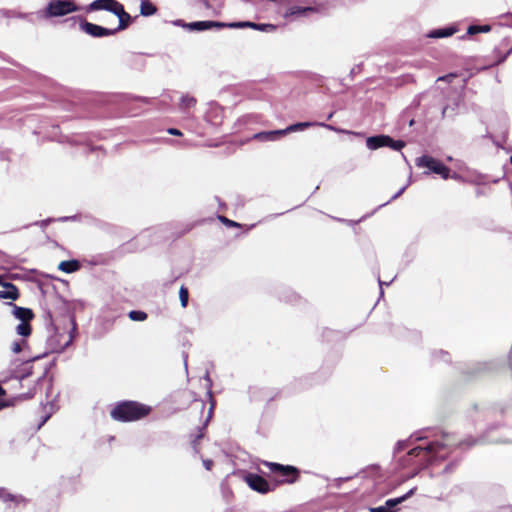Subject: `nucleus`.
I'll use <instances>...</instances> for the list:
<instances>
[{
    "label": "nucleus",
    "instance_id": "1",
    "mask_svg": "<svg viewBox=\"0 0 512 512\" xmlns=\"http://www.w3.org/2000/svg\"><path fill=\"white\" fill-rule=\"evenodd\" d=\"M499 424L490 425L485 433L477 438L468 437L460 442L452 440V435L438 431L435 428H423L411 434L405 440H399L394 447V455L408 449L405 456L398 459L399 465L403 468L413 467L411 477L417 475L421 470L428 467L437 460L446 458L443 450L452 448L472 447L477 444L504 443L506 440L490 436L492 430L498 428Z\"/></svg>",
    "mask_w": 512,
    "mask_h": 512
},
{
    "label": "nucleus",
    "instance_id": "2",
    "mask_svg": "<svg viewBox=\"0 0 512 512\" xmlns=\"http://www.w3.org/2000/svg\"><path fill=\"white\" fill-rule=\"evenodd\" d=\"M151 412V407L137 401L124 400L116 403L111 410L112 419L119 422H132L140 420Z\"/></svg>",
    "mask_w": 512,
    "mask_h": 512
},
{
    "label": "nucleus",
    "instance_id": "3",
    "mask_svg": "<svg viewBox=\"0 0 512 512\" xmlns=\"http://www.w3.org/2000/svg\"><path fill=\"white\" fill-rule=\"evenodd\" d=\"M79 10L80 8L74 0H50L46 8L43 11H39L37 14L41 18L50 19L63 17Z\"/></svg>",
    "mask_w": 512,
    "mask_h": 512
},
{
    "label": "nucleus",
    "instance_id": "4",
    "mask_svg": "<svg viewBox=\"0 0 512 512\" xmlns=\"http://www.w3.org/2000/svg\"><path fill=\"white\" fill-rule=\"evenodd\" d=\"M47 330L50 335L46 340L47 351L41 355L42 358L45 357L48 353H62L67 347H69L74 339L73 333L76 330V324L73 322L72 331L69 333V338L64 344L61 343L63 334L59 332L57 327L48 328Z\"/></svg>",
    "mask_w": 512,
    "mask_h": 512
},
{
    "label": "nucleus",
    "instance_id": "5",
    "mask_svg": "<svg viewBox=\"0 0 512 512\" xmlns=\"http://www.w3.org/2000/svg\"><path fill=\"white\" fill-rule=\"evenodd\" d=\"M366 146L372 151L383 147H388L394 151H401L406 146V142L401 139L395 140L386 134H377L367 137Z\"/></svg>",
    "mask_w": 512,
    "mask_h": 512
},
{
    "label": "nucleus",
    "instance_id": "6",
    "mask_svg": "<svg viewBox=\"0 0 512 512\" xmlns=\"http://www.w3.org/2000/svg\"><path fill=\"white\" fill-rule=\"evenodd\" d=\"M326 7L323 3L314 1V5H291L283 13V17L287 20L296 18H307L314 13H323Z\"/></svg>",
    "mask_w": 512,
    "mask_h": 512
},
{
    "label": "nucleus",
    "instance_id": "7",
    "mask_svg": "<svg viewBox=\"0 0 512 512\" xmlns=\"http://www.w3.org/2000/svg\"><path fill=\"white\" fill-rule=\"evenodd\" d=\"M270 472L281 477L283 483H295L299 478V469L292 465H283L276 462H265Z\"/></svg>",
    "mask_w": 512,
    "mask_h": 512
},
{
    "label": "nucleus",
    "instance_id": "8",
    "mask_svg": "<svg viewBox=\"0 0 512 512\" xmlns=\"http://www.w3.org/2000/svg\"><path fill=\"white\" fill-rule=\"evenodd\" d=\"M73 19L78 21L80 29L91 37L102 38L114 35V31H112V29L88 22L82 16H75Z\"/></svg>",
    "mask_w": 512,
    "mask_h": 512
},
{
    "label": "nucleus",
    "instance_id": "9",
    "mask_svg": "<svg viewBox=\"0 0 512 512\" xmlns=\"http://www.w3.org/2000/svg\"><path fill=\"white\" fill-rule=\"evenodd\" d=\"M244 480L252 490L261 494H267L275 488V485H271L264 477L257 473L247 472Z\"/></svg>",
    "mask_w": 512,
    "mask_h": 512
},
{
    "label": "nucleus",
    "instance_id": "10",
    "mask_svg": "<svg viewBox=\"0 0 512 512\" xmlns=\"http://www.w3.org/2000/svg\"><path fill=\"white\" fill-rule=\"evenodd\" d=\"M312 126H321V127H324L328 130L335 131V132L351 133L350 131H345L343 129L336 128L333 125L326 124L323 122H297V123L289 125L288 127H286L285 129H282V130L284 131L283 132L284 135H286L291 132L303 131L304 129H306L308 127H312ZM352 133L355 135H361V133H355V132H352Z\"/></svg>",
    "mask_w": 512,
    "mask_h": 512
},
{
    "label": "nucleus",
    "instance_id": "11",
    "mask_svg": "<svg viewBox=\"0 0 512 512\" xmlns=\"http://www.w3.org/2000/svg\"><path fill=\"white\" fill-rule=\"evenodd\" d=\"M212 28H217V29L225 28V22L204 20V21L189 22L187 25V30L191 31V32H202V31L210 30Z\"/></svg>",
    "mask_w": 512,
    "mask_h": 512
},
{
    "label": "nucleus",
    "instance_id": "12",
    "mask_svg": "<svg viewBox=\"0 0 512 512\" xmlns=\"http://www.w3.org/2000/svg\"><path fill=\"white\" fill-rule=\"evenodd\" d=\"M120 5L121 3L117 0H94L87 6L86 10L88 12L105 10L115 14Z\"/></svg>",
    "mask_w": 512,
    "mask_h": 512
},
{
    "label": "nucleus",
    "instance_id": "13",
    "mask_svg": "<svg viewBox=\"0 0 512 512\" xmlns=\"http://www.w3.org/2000/svg\"><path fill=\"white\" fill-rule=\"evenodd\" d=\"M42 356L37 355L34 356L28 360H26L23 364V367L17 371H14L11 375V378L18 379L20 382L27 379L33 374V366L31 365L32 362L41 359Z\"/></svg>",
    "mask_w": 512,
    "mask_h": 512
},
{
    "label": "nucleus",
    "instance_id": "14",
    "mask_svg": "<svg viewBox=\"0 0 512 512\" xmlns=\"http://www.w3.org/2000/svg\"><path fill=\"white\" fill-rule=\"evenodd\" d=\"M458 31V28L456 25H449L444 27H439L430 30L426 37L432 38V39H440V38H447L452 35H454Z\"/></svg>",
    "mask_w": 512,
    "mask_h": 512
},
{
    "label": "nucleus",
    "instance_id": "15",
    "mask_svg": "<svg viewBox=\"0 0 512 512\" xmlns=\"http://www.w3.org/2000/svg\"><path fill=\"white\" fill-rule=\"evenodd\" d=\"M417 490L416 487L411 488L407 493L403 494L402 496L396 497V498H390L387 499L384 503L385 508L387 511L390 512H397V506L408 500L411 496L415 494V491Z\"/></svg>",
    "mask_w": 512,
    "mask_h": 512
},
{
    "label": "nucleus",
    "instance_id": "16",
    "mask_svg": "<svg viewBox=\"0 0 512 512\" xmlns=\"http://www.w3.org/2000/svg\"><path fill=\"white\" fill-rule=\"evenodd\" d=\"M119 19V24L116 28L112 29L114 31V35L126 29L133 21V18L129 13H127L124 9V6L121 4L119 8L117 9L116 13L114 14Z\"/></svg>",
    "mask_w": 512,
    "mask_h": 512
},
{
    "label": "nucleus",
    "instance_id": "17",
    "mask_svg": "<svg viewBox=\"0 0 512 512\" xmlns=\"http://www.w3.org/2000/svg\"><path fill=\"white\" fill-rule=\"evenodd\" d=\"M431 173L440 175L443 179L447 180L451 177V170L449 167H447L445 164H443L440 160L436 159L431 162ZM452 178L457 179L459 178V175L457 173H454L452 175Z\"/></svg>",
    "mask_w": 512,
    "mask_h": 512
},
{
    "label": "nucleus",
    "instance_id": "18",
    "mask_svg": "<svg viewBox=\"0 0 512 512\" xmlns=\"http://www.w3.org/2000/svg\"><path fill=\"white\" fill-rule=\"evenodd\" d=\"M0 500L4 503L13 502L15 505H26L28 500L22 495L10 493L7 489L0 487Z\"/></svg>",
    "mask_w": 512,
    "mask_h": 512
},
{
    "label": "nucleus",
    "instance_id": "19",
    "mask_svg": "<svg viewBox=\"0 0 512 512\" xmlns=\"http://www.w3.org/2000/svg\"><path fill=\"white\" fill-rule=\"evenodd\" d=\"M8 305L13 307V315L15 318L19 319L21 322H30L33 317V311L29 308L19 307L12 302H9Z\"/></svg>",
    "mask_w": 512,
    "mask_h": 512
},
{
    "label": "nucleus",
    "instance_id": "20",
    "mask_svg": "<svg viewBox=\"0 0 512 512\" xmlns=\"http://www.w3.org/2000/svg\"><path fill=\"white\" fill-rule=\"evenodd\" d=\"M18 288L11 282L3 284V290H0V299L17 300L19 298Z\"/></svg>",
    "mask_w": 512,
    "mask_h": 512
},
{
    "label": "nucleus",
    "instance_id": "21",
    "mask_svg": "<svg viewBox=\"0 0 512 512\" xmlns=\"http://www.w3.org/2000/svg\"><path fill=\"white\" fill-rule=\"evenodd\" d=\"M284 131L282 129L279 130H271V131H263L256 133L254 135V139H257L262 142H268V141H276L281 136H284Z\"/></svg>",
    "mask_w": 512,
    "mask_h": 512
},
{
    "label": "nucleus",
    "instance_id": "22",
    "mask_svg": "<svg viewBox=\"0 0 512 512\" xmlns=\"http://www.w3.org/2000/svg\"><path fill=\"white\" fill-rule=\"evenodd\" d=\"M81 263L77 259L64 260L58 265V269L65 273H74L80 270Z\"/></svg>",
    "mask_w": 512,
    "mask_h": 512
},
{
    "label": "nucleus",
    "instance_id": "23",
    "mask_svg": "<svg viewBox=\"0 0 512 512\" xmlns=\"http://www.w3.org/2000/svg\"><path fill=\"white\" fill-rule=\"evenodd\" d=\"M48 370L49 368L46 367L44 369V372L43 374L37 379L35 385L33 386L32 389H30L28 392L26 393H23L21 395V398L24 399V400H29V399H32L35 394H36V391H37V388L41 385L42 382L46 381V377H47V374H48Z\"/></svg>",
    "mask_w": 512,
    "mask_h": 512
},
{
    "label": "nucleus",
    "instance_id": "24",
    "mask_svg": "<svg viewBox=\"0 0 512 512\" xmlns=\"http://www.w3.org/2000/svg\"><path fill=\"white\" fill-rule=\"evenodd\" d=\"M434 160L435 158L432 156L422 155L416 158L415 164L419 168H426L427 171H425L424 174L428 175L431 173V167L433 166L431 162Z\"/></svg>",
    "mask_w": 512,
    "mask_h": 512
},
{
    "label": "nucleus",
    "instance_id": "25",
    "mask_svg": "<svg viewBox=\"0 0 512 512\" xmlns=\"http://www.w3.org/2000/svg\"><path fill=\"white\" fill-rule=\"evenodd\" d=\"M197 103V100L195 97L189 95V94H183L180 98L179 103V109L182 112H186L188 109L194 107Z\"/></svg>",
    "mask_w": 512,
    "mask_h": 512
},
{
    "label": "nucleus",
    "instance_id": "26",
    "mask_svg": "<svg viewBox=\"0 0 512 512\" xmlns=\"http://www.w3.org/2000/svg\"><path fill=\"white\" fill-rule=\"evenodd\" d=\"M157 12L156 6L149 0H141L140 14L144 17L152 16Z\"/></svg>",
    "mask_w": 512,
    "mask_h": 512
},
{
    "label": "nucleus",
    "instance_id": "27",
    "mask_svg": "<svg viewBox=\"0 0 512 512\" xmlns=\"http://www.w3.org/2000/svg\"><path fill=\"white\" fill-rule=\"evenodd\" d=\"M31 330L29 322H21L16 327L17 333L23 337H28L31 334Z\"/></svg>",
    "mask_w": 512,
    "mask_h": 512
},
{
    "label": "nucleus",
    "instance_id": "28",
    "mask_svg": "<svg viewBox=\"0 0 512 512\" xmlns=\"http://www.w3.org/2000/svg\"><path fill=\"white\" fill-rule=\"evenodd\" d=\"M128 317L132 320V321H137V322H141V321H144L147 319L148 315L146 312L144 311H141V310H132L128 313Z\"/></svg>",
    "mask_w": 512,
    "mask_h": 512
},
{
    "label": "nucleus",
    "instance_id": "29",
    "mask_svg": "<svg viewBox=\"0 0 512 512\" xmlns=\"http://www.w3.org/2000/svg\"><path fill=\"white\" fill-rule=\"evenodd\" d=\"M246 27L253 29V27H256V26H255L254 22H250V21L225 23V28H246Z\"/></svg>",
    "mask_w": 512,
    "mask_h": 512
},
{
    "label": "nucleus",
    "instance_id": "30",
    "mask_svg": "<svg viewBox=\"0 0 512 512\" xmlns=\"http://www.w3.org/2000/svg\"><path fill=\"white\" fill-rule=\"evenodd\" d=\"M130 58L132 68L143 69L145 67V60L140 55H132Z\"/></svg>",
    "mask_w": 512,
    "mask_h": 512
},
{
    "label": "nucleus",
    "instance_id": "31",
    "mask_svg": "<svg viewBox=\"0 0 512 512\" xmlns=\"http://www.w3.org/2000/svg\"><path fill=\"white\" fill-rule=\"evenodd\" d=\"M179 299H180L181 306L183 308H186L188 305V301H189V291L183 285L180 287V290H179Z\"/></svg>",
    "mask_w": 512,
    "mask_h": 512
},
{
    "label": "nucleus",
    "instance_id": "32",
    "mask_svg": "<svg viewBox=\"0 0 512 512\" xmlns=\"http://www.w3.org/2000/svg\"><path fill=\"white\" fill-rule=\"evenodd\" d=\"M255 26L256 27H253V29L263 32H272L276 29L273 24L255 23Z\"/></svg>",
    "mask_w": 512,
    "mask_h": 512
},
{
    "label": "nucleus",
    "instance_id": "33",
    "mask_svg": "<svg viewBox=\"0 0 512 512\" xmlns=\"http://www.w3.org/2000/svg\"><path fill=\"white\" fill-rule=\"evenodd\" d=\"M409 184H410V180L408 181V183H407L406 185H404L402 188H400V189H399V190H398V191H397V192H396V193H395V194L390 198V200H388L387 202H385V203H383V204L379 205V208H380V207H383V206H385V205L389 204L390 202H392V201L396 200L397 198H399V197H400V196L405 192V190L407 189V187L409 186Z\"/></svg>",
    "mask_w": 512,
    "mask_h": 512
},
{
    "label": "nucleus",
    "instance_id": "34",
    "mask_svg": "<svg viewBox=\"0 0 512 512\" xmlns=\"http://www.w3.org/2000/svg\"><path fill=\"white\" fill-rule=\"evenodd\" d=\"M281 299L286 302L294 303L298 299V295L292 290H287L285 291V295H283Z\"/></svg>",
    "mask_w": 512,
    "mask_h": 512
},
{
    "label": "nucleus",
    "instance_id": "35",
    "mask_svg": "<svg viewBox=\"0 0 512 512\" xmlns=\"http://www.w3.org/2000/svg\"><path fill=\"white\" fill-rule=\"evenodd\" d=\"M493 414L497 415H512V407H499L493 410Z\"/></svg>",
    "mask_w": 512,
    "mask_h": 512
},
{
    "label": "nucleus",
    "instance_id": "36",
    "mask_svg": "<svg viewBox=\"0 0 512 512\" xmlns=\"http://www.w3.org/2000/svg\"><path fill=\"white\" fill-rule=\"evenodd\" d=\"M218 219L220 222L225 224L227 227H241V225L238 222H235L233 220L228 219L227 217L223 215H219Z\"/></svg>",
    "mask_w": 512,
    "mask_h": 512
},
{
    "label": "nucleus",
    "instance_id": "37",
    "mask_svg": "<svg viewBox=\"0 0 512 512\" xmlns=\"http://www.w3.org/2000/svg\"><path fill=\"white\" fill-rule=\"evenodd\" d=\"M44 317H45V322H46L47 329L48 328H52V327H56L54 325V322H53L52 313L49 310L45 311Z\"/></svg>",
    "mask_w": 512,
    "mask_h": 512
},
{
    "label": "nucleus",
    "instance_id": "38",
    "mask_svg": "<svg viewBox=\"0 0 512 512\" xmlns=\"http://www.w3.org/2000/svg\"><path fill=\"white\" fill-rule=\"evenodd\" d=\"M480 33V25L472 24L467 28V34L468 35H476Z\"/></svg>",
    "mask_w": 512,
    "mask_h": 512
},
{
    "label": "nucleus",
    "instance_id": "39",
    "mask_svg": "<svg viewBox=\"0 0 512 512\" xmlns=\"http://www.w3.org/2000/svg\"><path fill=\"white\" fill-rule=\"evenodd\" d=\"M206 427V423L199 428V433L197 434V436L195 437V439L192 441V445L194 447V449H196V443L199 439L203 438L204 434L202 432V430Z\"/></svg>",
    "mask_w": 512,
    "mask_h": 512
},
{
    "label": "nucleus",
    "instance_id": "40",
    "mask_svg": "<svg viewBox=\"0 0 512 512\" xmlns=\"http://www.w3.org/2000/svg\"><path fill=\"white\" fill-rule=\"evenodd\" d=\"M434 356H439L443 359V361L445 362H449L450 361V356H449V353L446 352V351H443V350H440L439 352H437L436 354H434Z\"/></svg>",
    "mask_w": 512,
    "mask_h": 512
},
{
    "label": "nucleus",
    "instance_id": "41",
    "mask_svg": "<svg viewBox=\"0 0 512 512\" xmlns=\"http://www.w3.org/2000/svg\"><path fill=\"white\" fill-rule=\"evenodd\" d=\"M172 24H173L174 26L182 27V28H184V29H186V30H187V25H188V23H187V22H185V21H184V20H182V19H176V20H174V21L172 22Z\"/></svg>",
    "mask_w": 512,
    "mask_h": 512
},
{
    "label": "nucleus",
    "instance_id": "42",
    "mask_svg": "<svg viewBox=\"0 0 512 512\" xmlns=\"http://www.w3.org/2000/svg\"><path fill=\"white\" fill-rule=\"evenodd\" d=\"M53 221L52 218H47V219H44L42 221H37L34 223V225H39L41 228H45L48 226L49 223H51Z\"/></svg>",
    "mask_w": 512,
    "mask_h": 512
},
{
    "label": "nucleus",
    "instance_id": "43",
    "mask_svg": "<svg viewBox=\"0 0 512 512\" xmlns=\"http://www.w3.org/2000/svg\"><path fill=\"white\" fill-rule=\"evenodd\" d=\"M369 512H390V511H387V509L385 508V505H382V506H378V507H370Z\"/></svg>",
    "mask_w": 512,
    "mask_h": 512
},
{
    "label": "nucleus",
    "instance_id": "44",
    "mask_svg": "<svg viewBox=\"0 0 512 512\" xmlns=\"http://www.w3.org/2000/svg\"><path fill=\"white\" fill-rule=\"evenodd\" d=\"M167 132L173 136H182V132L177 128H168Z\"/></svg>",
    "mask_w": 512,
    "mask_h": 512
},
{
    "label": "nucleus",
    "instance_id": "45",
    "mask_svg": "<svg viewBox=\"0 0 512 512\" xmlns=\"http://www.w3.org/2000/svg\"><path fill=\"white\" fill-rule=\"evenodd\" d=\"M77 219V215L73 216H63L58 219L60 222H67V221H75Z\"/></svg>",
    "mask_w": 512,
    "mask_h": 512
},
{
    "label": "nucleus",
    "instance_id": "46",
    "mask_svg": "<svg viewBox=\"0 0 512 512\" xmlns=\"http://www.w3.org/2000/svg\"><path fill=\"white\" fill-rule=\"evenodd\" d=\"M213 464L214 463H213V461L211 459H204L203 460V466L205 467L206 470H211Z\"/></svg>",
    "mask_w": 512,
    "mask_h": 512
},
{
    "label": "nucleus",
    "instance_id": "47",
    "mask_svg": "<svg viewBox=\"0 0 512 512\" xmlns=\"http://www.w3.org/2000/svg\"><path fill=\"white\" fill-rule=\"evenodd\" d=\"M12 351L14 353H19L21 351V343L20 342H14L11 347Z\"/></svg>",
    "mask_w": 512,
    "mask_h": 512
},
{
    "label": "nucleus",
    "instance_id": "48",
    "mask_svg": "<svg viewBox=\"0 0 512 512\" xmlns=\"http://www.w3.org/2000/svg\"><path fill=\"white\" fill-rule=\"evenodd\" d=\"M511 52H512V47H511V48H510V49H509V50H508V51H507V52H506V53H505L501 58H499V59L496 61V63H495V64H497V65H498V64L503 63V62L506 60V58L508 57V55H509Z\"/></svg>",
    "mask_w": 512,
    "mask_h": 512
},
{
    "label": "nucleus",
    "instance_id": "49",
    "mask_svg": "<svg viewBox=\"0 0 512 512\" xmlns=\"http://www.w3.org/2000/svg\"><path fill=\"white\" fill-rule=\"evenodd\" d=\"M361 66H362V64L356 65V66H354V67L350 70V76H351L352 78L354 77V75H355L356 73H358V72L360 71Z\"/></svg>",
    "mask_w": 512,
    "mask_h": 512
},
{
    "label": "nucleus",
    "instance_id": "50",
    "mask_svg": "<svg viewBox=\"0 0 512 512\" xmlns=\"http://www.w3.org/2000/svg\"><path fill=\"white\" fill-rule=\"evenodd\" d=\"M203 378H204V380H205V381H206V383H207V388H208V389H211V387H212V380H211V378H210L209 373H208V372H206V374L204 375V377H203Z\"/></svg>",
    "mask_w": 512,
    "mask_h": 512
},
{
    "label": "nucleus",
    "instance_id": "51",
    "mask_svg": "<svg viewBox=\"0 0 512 512\" xmlns=\"http://www.w3.org/2000/svg\"><path fill=\"white\" fill-rule=\"evenodd\" d=\"M495 512H512V507L509 505L501 506Z\"/></svg>",
    "mask_w": 512,
    "mask_h": 512
},
{
    "label": "nucleus",
    "instance_id": "52",
    "mask_svg": "<svg viewBox=\"0 0 512 512\" xmlns=\"http://www.w3.org/2000/svg\"><path fill=\"white\" fill-rule=\"evenodd\" d=\"M391 281L390 282H384L382 281L379 277H378V284H379V287H380V295L382 296L383 295V285H390Z\"/></svg>",
    "mask_w": 512,
    "mask_h": 512
},
{
    "label": "nucleus",
    "instance_id": "53",
    "mask_svg": "<svg viewBox=\"0 0 512 512\" xmlns=\"http://www.w3.org/2000/svg\"><path fill=\"white\" fill-rule=\"evenodd\" d=\"M52 390V378H50L48 380V387L46 389V398L49 399L50 398V392Z\"/></svg>",
    "mask_w": 512,
    "mask_h": 512
},
{
    "label": "nucleus",
    "instance_id": "54",
    "mask_svg": "<svg viewBox=\"0 0 512 512\" xmlns=\"http://www.w3.org/2000/svg\"><path fill=\"white\" fill-rule=\"evenodd\" d=\"M491 364L489 363H482V364H479V368L478 370H491Z\"/></svg>",
    "mask_w": 512,
    "mask_h": 512
},
{
    "label": "nucleus",
    "instance_id": "55",
    "mask_svg": "<svg viewBox=\"0 0 512 512\" xmlns=\"http://www.w3.org/2000/svg\"><path fill=\"white\" fill-rule=\"evenodd\" d=\"M491 30L489 25H480V33H487Z\"/></svg>",
    "mask_w": 512,
    "mask_h": 512
},
{
    "label": "nucleus",
    "instance_id": "56",
    "mask_svg": "<svg viewBox=\"0 0 512 512\" xmlns=\"http://www.w3.org/2000/svg\"><path fill=\"white\" fill-rule=\"evenodd\" d=\"M15 17L20 18V19H29L30 14L19 12V13H15Z\"/></svg>",
    "mask_w": 512,
    "mask_h": 512
},
{
    "label": "nucleus",
    "instance_id": "57",
    "mask_svg": "<svg viewBox=\"0 0 512 512\" xmlns=\"http://www.w3.org/2000/svg\"><path fill=\"white\" fill-rule=\"evenodd\" d=\"M3 15L6 17L15 16V12L12 10H3Z\"/></svg>",
    "mask_w": 512,
    "mask_h": 512
},
{
    "label": "nucleus",
    "instance_id": "58",
    "mask_svg": "<svg viewBox=\"0 0 512 512\" xmlns=\"http://www.w3.org/2000/svg\"><path fill=\"white\" fill-rule=\"evenodd\" d=\"M187 359H188V355L186 353H183L184 367H185L186 371H188Z\"/></svg>",
    "mask_w": 512,
    "mask_h": 512
},
{
    "label": "nucleus",
    "instance_id": "59",
    "mask_svg": "<svg viewBox=\"0 0 512 512\" xmlns=\"http://www.w3.org/2000/svg\"><path fill=\"white\" fill-rule=\"evenodd\" d=\"M50 418V414L43 417L41 423L39 424V428Z\"/></svg>",
    "mask_w": 512,
    "mask_h": 512
},
{
    "label": "nucleus",
    "instance_id": "60",
    "mask_svg": "<svg viewBox=\"0 0 512 512\" xmlns=\"http://www.w3.org/2000/svg\"><path fill=\"white\" fill-rule=\"evenodd\" d=\"M5 283H8V282L4 280V277L2 275H0V286L3 287V284H5Z\"/></svg>",
    "mask_w": 512,
    "mask_h": 512
},
{
    "label": "nucleus",
    "instance_id": "61",
    "mask_svg": "<svg viewBox=\"0 0 512 512\" xmlns=\"http://www.w3.org/2000/svg\"><path fill=\"white\" fill-rule=\"evenodd\" d=\"M453 76H454L453 74H449V75L444 76V77H439L438 80H444L445 78L453 77Z\"/></svg>",
    "mask_w": 512,
    "mask_h": 512
},
{
    "label": "nucleus",
    "instance_id": "62",
    "mask_svg": "<svg viewBox=\"0 0 512 512\" xmlns=\"http://www.w3.org/2000/svg\"><path fill=\"white\" fill-rule=\"evenodd\" d=\"M333 115H334V112L329 113L327 116V120H330L333 117Z\"/></svg>",
    "mask_w": 512,
    "mask_h": 512
},
{
    "label": "nucleus",
    "instance_id": "63",
    "mask_svg": "<svg viewBox=\"0 0 512 512\" xmlns=\"http://www.w3.org/2000/svg\"><path fill=\"white\" fill-rule=\"evenodd\" d=\"M401 156H402L403 160H404L406 163H408V160H407L406 156L404 155V153H401Z\"/></svg>",
    "mask_w": 512,
    "mask_h": 512
},
{
    "label": "nucleus",
    "instance_id": "64",
    "mask_svg": "<svg viewBox=\"0 0 512 512\" xmlns=\"http://www.w3.org/2000/svg\"><path fill=\"white\" fill-rule=\"evenodd\" d=\"M450 468H451V465H447V466L445 467V470H444V471H445V472H448V471H450Z\"/></svg>",
    "mask_w": 512,
    "mask_h": 512
}]
</instances>
